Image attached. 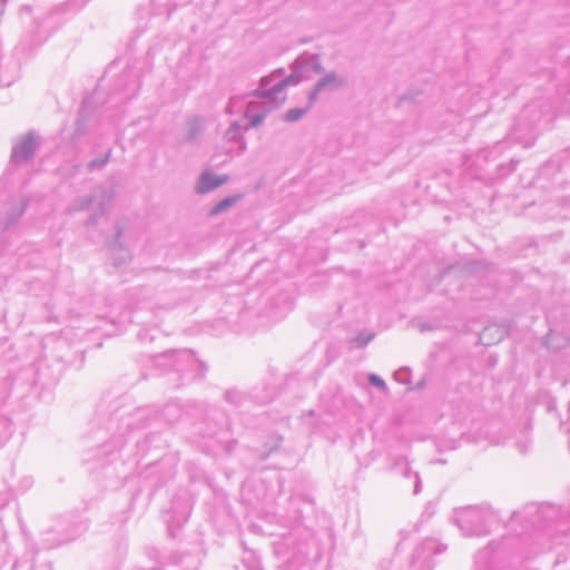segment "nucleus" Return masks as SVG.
Returning a JSON list of instances; mask_svg holds the SVG:
<instances>
[{
	"mask_svg": "<svg viewBox=\"0 0 570 570\" xmlns=\"http://www.w3.org/2000/svg\"><path fill=\"white\" fill-rule=\"evenodd\" d=\"M298 79L294 76L288 77L287 79L283 80L281 83L276 86V91H281L284 87H286L289 83H297Z\"/></svg>",
	"mask_w": 570,
	"mask_h": 570,
	"instance_id": "4",
	"label": "nucleus"
},
{
	"mask_svg": "<svg viewBox=\"0 0 570 570\" xmlns=\"http://www.w3.org/2000/svg\"><path fill=\"white\" fill-rule=\"evenodd\" d=\"M237 200H238V197H228V198L219 202L215 207L212 208L209 215L214 216V215H217V214L226 210L227 208H229L230 206L236 204Z\"/></svg>",
	"mask_w": 570,
	"mask_h": 570,
	"instance_id": "2",
	"label": "nucleus"
},
{
	"mask_svg": "<svg viewBox=\"0 0 570 570\" xmlns=\"http://www.w3.org/2000/svg\"><path fill=\"white\" fill-rule=\"evenodd\" d=\"M307 110H308V107L305 109L293 108L286 112L284 118L286 121H296V120L301 119L306 114Z\"/></svg>",
	"mask_w": 570,
	"mask_h": 570,
	"instance_id": "3",
	"label": "nucleus"
},
{
	"mask_svg": "<svg viewBox=\"0 0 570 570\" xmlns=\"http://www.w3.org/2000/svg\"><path fill=\"white\" fill-rule=\"evenodd\" d=\"M370 381L379 387H385V383L383 382V380H381L379 376L374 374L370 376Z\"/></svg>",
	"mask_w": 570,
	"mask_h": 570,
	"instance_id": "5",
	"label": "nucleus"
},
{
	"mask_svg": "<svg viewBox=\"0 0 570 570\" xmlns=\"http://www.w3.org/2000/svg\"><path fill=\"white\" fill-rule=\"evenodd\" d=\"M226 181V176H216L212 173H204L197 183L196 189L199 194H205L222 186Z\"/></svg>",
	"mask_w": 570,
	"mask_h": 570,
	"instance_id": "1",
	"label": "nucleus"
}]
</instances>
